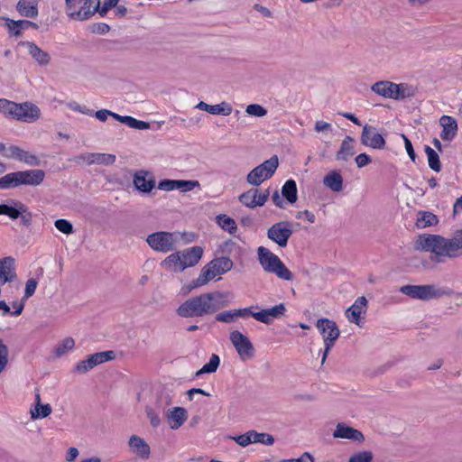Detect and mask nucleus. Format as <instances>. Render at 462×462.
I'll list each match as a JSON object with an SVG mask.
<instances>
[{
    "label": "nucleus",
    "instance_id": "774afa93",
    "mask_svg": "<svg viewBox=\"0 0 462 462\" xmlns=\"http://www.w3.org/2000/svg\"><path fill=\"white\" fill-rule=\"evenodd\" d=\"M296 217L298 219L304 218L307 221H309L310 223H314L315 220H316L315 215L312 212L309 211V210H303V211L298 212L297 215H296Z\"/></svg>",
    "mask_w": 462,
    "mask_h": 462
},
{
    "label": "nucleus",
    "instance_id": "49530a36",
    "mask_svg": "<svg viewBox=\"0 0 462 462\" xmlns=\"http://www.w3.org/2000/svg\"><path fill=\"white\" fill-rule=\"evenodd\" d=\"M219 364H220L219 356L217 355L213 354L210 356L209 361L207 364H205L202 366V368L197 372L196 374L199 376L202 374L213 373L217 369Z\"/></svg>",
    "mask_w": 462,
    "mask_h": 462
},
{
    "label": "nucleus",
    "instance_id": "f8f14e48",
    "mask_svg": "<svg viewBox=\"0 0 462 462\" xmlns=\"http://www.w3.org/2000/svg\"><path fill=\"white\" fill-rule=\"evenodd\" d=\"M12 118L25 122L34 123L41 117V109L34 104L24 102L16 104L14 102Z\"/></svg>",
    "mask_w": 462,
    "mask_h": 462
},
{
    "label": "nucleus",
    "instance_id": "412c9836",
    "mask_svg": "<svg viewBox=\"0 0 462 462\" xmlns=\"http://www.w3.org/2000/svg\"><path fill=\"white\" fill-rule=\"evenodd\" d=\"M100 6V0H84L83 5L79 9L70 13V18L78 21L89 19L97 12Z\"/></svg>",
    "mask_w": 462,
    "mask_h": 462
},
{
    "label": "nucleus",
    "instance_id": "aec40b11",
    "mask_svg": "<svg viewBox=\"0 0 462 462\" xmlns=\"http://www.w3.org/2000/svg\"><path fill=\"white\" fill-rule=\"evenodd\" d=\"M16 280L15 259L12 256L0 259V283L14 282Z\"/></svg>",
    "mask_w": 462,
    "mask_h": 462
},
{
    "label": "nucleus",
    "instance_id": "9d476101",
    "mask_svg": "<svg viewBox=\"0 0 462 462\" xmlns=\"http://www.w3.org/2000/svg\"><path fill=\"white\" fill-rule=\"evenodd\" d=\"M176 237L175 233L161 231L148 236L146 241L153 250L167 253L173 249Z\"/></svg>",
    "mask_w": 462,
    "mask_h": 462
},
{
    "label": "nucleus",
    "instance_id": "ea45409f",
    "mask_svg": "<svg viewBox=\"0 0 462 462\" xmlns=\"http://www.w3.org/2000/svg\"><path fill=\"white\" fill-rule=\"evenodd\" d=\"M216 220H217V225L222 229L229 232L230 234H233L237 229L236 221L232 217H230L226 215H218L216 217Z\"/></svg>",
    "mask_w": 462,
    "mask_h": 462
},
{
    "label": "nucleus",
    "instance_id": "8fccbe9b",
    "mask_svg": "<svg viewBox=\"0 0 462 462\" xmlns=\"http://www.w3.org/2000/svg\"><path fill=\"white\" fill-rule=\"evenodd\" d=\"M75 346V341L72 337H66L60 341L56 346L57 356H61L67 351L71 350Z\"/></svg>",
    "mask_w": 462,
    "mask_h": 462
},
{
    "label": "nucleus",
    "instance_id": "c85d7f7f",
    "mask_svg": "<svg viewBox=\"0 0 462 462\" xmlns=\"http://www.w3.org/2000/svg\"><path fill=\"white\" fill-rule=\"evenodd\" d=\"M211 271L214 272V275H220L227 273L233 267V262L228 257H218L211 260L208 263Z\"/></svg>",
    "mask_w": 462,
    "mask_h": 462
},
{
    "label": "nucleus",
    "instance_id": "a19ab883",
    "mask_svg": "<svg viewBox=\"0 0 462 462\" xmlns=\"http://www.w3.org/2000/svg\"><path fill=\"white\" fill-rule=\"evenodd\" d=\"M17 10L23 16L25 17L34 18L38 15L37 7L25 0H20L18 2Z\"/></svg>",
    "mask_w": 462,
    "mask_h": 462
},
{
    "label": "nucleus",
    "instance_id": "052dcab7",
    "mask_svg": "<svg viewBox=\"0 0 462 462\" xmlns=\"http://www.w3.org/2000/svg\"><path fill=\"white\" fill-rule=\"evenodd\" d=\"M230 438L241 447H246L252 444L251 430L245 432V434Z\"/></svg>",
    "mask_w": 462,
    "mask_h": 462
},
{
    "label": "nucleus",
    "instance_id": "79ce46f5",
    "mask_svg": "<svg viewBox=\"0 0 462 462\" xmlns=\"http://www.w3.org/2000/svg\"><path fill=\"white\" fill-rule=\"evenodd\" d=\"M20 186L18 171L8 173L0 178V189H10Z\"/></svg>",
    "mask_w": 462,
    "mask_h": 462
},
{
    "label": "nucleus",
    "instance_id": "9b49d317",
    "mask_svg": "<svg viewBox=\"0 0 462 462\" xmlns=\"http://www.w3.org/2000/svg\"><path fill=\"white\" fill-rule=\"evenodd\" d=\"M116 357L114 351H103L89 355L86 359L79 361L75 365V372L79 374H87L98 365L113 360Z\"/></svg>",
    "mask_w": 462,
    "mask_h": 462
},
{
    "label": "nucleus",
    "instance_id": "de8ad7c7",
    "mask_svg": "<svg viewBox=\"0 0 462 462\" xmlns=\"http://www.w3.org/2000/svg\"><path fill=\"white\" fill-rule=\"evenodd\" d=\"M159 411L152 406H146L145 413L152 428L156 429L161 426L162 419L159 415Z\"/></svg>",
    "mask_w": 462,
    "mask_h": 462
},
{
    "label": "nucleus",
    "instance_id": "f03ea898",
    "mask_svg": "<svg viewBox=\"0 0 462 462\" xmlns=\"http://www.w3.org/2000/svg\"><path fill=\"white\" fill-rule=\"evenodd\" d=\"M227 305V293L220 291L201 293L181 303L176 310L182 318L211 315Z\"/></svg>",
    "mask_w": 462,
    "mask_h": 462
},
{
    "label": "nucleus",
    "instance_id": "c03bdc74",
    "mask_svg": "<svg viewBox=\"0 0 462 462\" xmlns=\"http://www.w3.org/2000/svg\"><path fill=\"white\" fill-rule=\"evenodd\" d=\"M425 152L428 157L429 166L431 170L436 172H439L441 170V163L439 161V154L430 146H425Z\"/></svg>",
    "mask_w": 462,
    "mask_h": 462
},
{
    "label": "nucleus",
    "instance_id": "3c124183",
    "mask_svg": "<svg viewBox=\"0 0 462 462\" xmlns=\"http://www.w3.org/2000/svg\"><path fill=\"white\" fill-rule=\"evenodd\" d=\"M373 453L368 450L359 451L354 453L348 459L347 462H372Z\"/></svg>",
    "mask_w": 462,
    "mask_h": 462
},
{
    "label": "nucleus",
    "instance_id": "72a5a7b5",
    "mask_svg": "<svg viewBox=\"0 0 462 462\" xmlns=\"http://www.w3.org/2000/svg\"><path fill=\"white\" fill-rule=\"evenodd\" d=\"M28 51L32 57H33L40 65H47L50 61V56L47 52L41 50L35 43H26Z\"/></svg>",
    "mask_w": 462,
    "mask_h": 462
},
{
    "label": "nucleus",
    "instance_id": "e2e57ef3",
    "mask_svg": "<svg viewBox=\"0 0 462 462\" xmlns=\"http://www.w3.org/2000/svg\"><path fill=\"white\" fill-rule=\"evenodd\" d=\"M176 180H162L158 183V189L165 191H171L175 189Z\"/></svg>",
    "mask_w": 462,
    "mask_h": 462
},
{
    "label": "nucleus",
    "instance_id": "4be33fe9",
    "mask_svg": "<svg viewBox=\"0 0 462 462\" xmlns=\"http://www.w3.org/2000/svg\"><path fill=\"white\" fill-rule=\"evenodd\" d=\"M130 451L141 459H148L151 455L149 444L141 437L133 435L128 440Z\"/></svg>",
    "mask_w": 462,
    "mask_h": 462
},
{
    "label": "nucleus",
    "instance_id": "f704fd0d",
    "mask_svg": "<svg viewBox=\"0 0 462 462\" xmlns=\"http://www.w3.org/2000/svg\"><path fill=\"white\" fill-rule=\"evenodd\" d=\"M180 265H182V263L180 251L170 254L162 262L163 268L173 272H182L183 268H181Z\"/></svg>",
    "mask_w": 462,
    "mask_h": 462
},
{
    "label": "nucleus",
    "instance_id": "ddd939ff",
    "mask_svg": "<svg viewBox=\"0 0 462 462\" xmlns=\"http://www.w3.org/2000/svg\"><path fill=\"white\" fill-rule=\"evenodd\" d=\"M133 185L140 194H151L156 187L155 176L150 171L138 170L133 175Z\"/></svg>",
    "mask_w": 462,
    "mask_h": 462
},
{
    "label": "nucleus",
    "instance_id": "2f4dec72",
    "mask_svg": "<svg viewBox=\"0 0 462 462\" xmlns=\"http://www.w3.org/2000/svg\"><path fill=\"white\" fill-rule=\"evenodd\" d=\"M394 83L390 81H378L374 83L371 89L374 93L386 98H393Z\"/></svg>",
    "mask_w": 462,
    "mask_h": 462
},
{
    "label": "nucleus",
    "instance_id": "bb28decb",
    "mask_svg": "<svg viewBox=\"0 0 462 462\" xmlns=\"http://www.w3.org/2000/svg\"><path fill=\"white\" fill-rule=\"evenodd\" d=\"M195 107L211 115L229 116L233 111L232 106L226 101L217 105H208L204 101H200Z\"/></svg>",
    "mask_w": 462,
    "mask_h": 462
},
{
    "label": "nucleus",
    "instance_id": "7ed1b4c3",
    "mask_svg": "<svg viewBox=\"0 0 462 462\" xmlns=\"http://www.w3.org/2000/svg\"><path fill=\"white\" fill-rule=\"evenodd\" d=\"M258 261L264 272L276 275L283 281H291L292 273L286 267L282 261L264 246H259L257 249Z\"/></svg>",
    "mask_w": 462,
    "mask_h": 462
},
{
    "label": "nucleus",
    "instance_id": "c9c22d12",
    "mask_svg": "<svg viewBox=\"0 0 462 462\" xmlns=\"http://www.w3.org/2000/svg\"><path fill=\"white\" fill-rule=\"evenodd\" d=\"M438 223V217L433 213L428 212V211H421L419 213L417 220H416V226L419 228H425L428 226H432L437 225Z\"/></svg>",
    "mask_w": 462,
    "mask_h": 462
},
{
    "label": "nucleus",
    "instance_id": "f257e3e1",
    "mask_svg": "<svg viewBox=\"0 0 462 462\" xmlns=\"http://www.w3.org/2000/svg\"><path fill=\"white\" fill-rule=\"evenodd\" d=\"M414 248L433 254L432 260L444 263L447 259L462 256V237L457 231L451 237L439 235H421L414 242Z\"/></svg>",
    "mask_w": 462,
    "mask_h": 462
},
{
    "label": "nucleus",
    "instance_id": "6e6d98bb",
    "mask_svg": "<svg viewBox=\"0 0 462 462\" xmlns=\"http://www.w3.org/2000/svg\"><path fill=\"white\" fill-rule=\"evenodd\" d=\"M38 286V282L34 278L28 279L25 283V289H24V295L23 297V300H28L30 297H32Z\"/></svg>",
    "mask_w": 462,
    "mask_h": 462
},
{
    "label": "nucleus",
    "instance_id": "58836bf2",
    "mask_svg": "<svg viewBox=\"0 0 462 462\" xmlns=\"http://www.w3.org/2000/svg\"><path fill=\"white\" fill-rule=\"evenodd\" d=\"M393 88V99H404L406 97H412L415 93L413 87L407 84H395Z\"/></svg>",
    "mask_w": 462,
    "mask_h": 462
},
{
    "label": "nucleus",
    "instance_id": "39448f33",
    "mask_svg": "<svg viewBox=\"0 0 462 462\" xmlns=\"http://www.w3.org/2000/svg\"><path fill=\"white\" fill-rule=\"evenodd\" d=\"M254 309H258V306H251L245 309L235 310L237 318H245L252 316L256 320L264 324H270L274 319H278L282 316L286 310L284 304L280 303L270 309H264L260 311H254Z\"/></svg>",
    "mask_w": 462,
    "mask_h": 462
},
{
    "label": "nucleus",
    "instance_id": "2eb2a0df",
    "mask_svg": "<svg viewBox=\"0 0 462 462\" xmlns=\"http://www.w3.org/2000/svg\"><path fill=\"white\" fill-rule=\"evenodd\" d=\"M367 310V300L365 296L358 297L355 302L346 310V317L348 321L358 327H363L362 320Z\"/></svg>",
    "mask_w": 462,
    "mask_h": 462
},
{
    "label": "nucleus",
    "instance_id": "4c0bfd02",
    "mask_svg": "<svg viewBox=\"0 0 462 462\" xmlns=\"http://www.w3.org/2000/svg\"><path fill=\"white\" fill-rule=\"evenodd\" d=\"M52 409L49 403H35L34 406L31 408L30 414L32 420H37L48 417Z\"/></svg>",
    "mask_w": 462,
    "mask_h": 462
},
{
    "label": "nucleus",
    "instance_id": "7c9ffc66",
    "mask_svg": "<svg viewBox=\"0 0 462 462\" xmlns=\"http://www.w3.org/2000/svg\"><path fill=\"white\" fill-rule=\"evenodd\" d=\"M216 276L214 275V272L211 271L208 263L206 264L200 271L199 275L197 279L193 280L189 285V291L195 288L202 287L208 284L210 281H212Z\"/></svg>",
    "mask_w": 462,
    "mask_h": 462
},
{
    "label": "nucleus",
    "instance_id": "6ab92c4d",
    "mask_svg": "<svg viewBox=\"0 0 462 462\" xmlns=\"http://www.w3.org/2000/svg\"><path fill=\"white\" fill-rule=\"evenodd\" d=\"M166 419L171 430H176L180 429L188 420V411L183 407H171L164 411Z\"/></svg>",
    "mask_w": 462,
    "mask_h": 462
},
{
    "label": "nucleus",
    "instance_id": "f3484780",
    "mask_svg": "<svg viewBox=\"0 0 462 462\" xmlns=\"http://www.w3.org/2000/svg\"><path fill=\"white\" fill-rule=\"evenodd\" d=\"M362 144L373 149H383L385 145V140L376 129L373 126L365 125L361 134Z\"/></svg>",
    "mask_w": 462,
    "mask_h": 462
},
{
    "label": "nucleus",
    "instance_id": "473e14b6",
    "mask_svg": "<svg viewBox=\"0 0 462 462\" xmlns=\"http://www.w3.org/2000/svg\"><path fill=\"white\" fill-rule=\"evenodd\" d=\"M14 206L0 204V215H6L12 219H17L20 214L25 211V206L21 202H14Z\"/></svg>",
    "mask_w": 462,
    "mask_h": 462
},
{
    "label": "nucleus",
    "instance_id": "4468645a",
    "mask_svg": "<svg viewBox=\"0 0 462 462\" xmlns=\"http://www.w3.org/2000/svg\"><path fill=\"white\" fill-rule=\"evenodd\" d=\"M94 115L98 120L102 122H105L108 116H112L116 120L126 125L130 128L139 130H146L150 128V124L147 122L137 120L129 116H121L107 109L98 110Z\"/></svg>",
    "mask_w": 462,
    "mask_h": 462
},
{
    "label": "nucleus",
    "instance_id": "864d4df0",
    "mask_svg": "<svg viewBox=\"0 0 462 462\" xmlns=\"http://www.w3.org/2000/svg\"><path fill=\"white\" fill-rule=\"evenodd\" d=\"M245 112L250 115L256 117H263L267 115V110L258 104H251L248 105L245 108Z\"/></svg>",
    "mask_w": 462,
    "mask_h": 462
},
{
    "label": "nucleus",
    "instance_id": "680f3d73",
    "mask_svg": "<svg viewBox=\"0 0 462 462\" xmlns=\"http://www.w3.org/2000/svg\"><path fill=\"white\" fill-rule=\"evenodd\" d=\"M118 2L119 0H105L103 5L101 7L99 6V14L105 16L110 9L117 5Z\"/></svg>",
    "mask_w": 462,
    "mask_h": 462
},
{
    "label": "nucleus",
    "instance_id": "37998d69",
    "mask_svg": "<svg viewBox=\"0 0 462 462\" xmlns=\"http://www.w3.org/2000/svg\"><path fill=\"white\" fill-rule=\"evenodd\" d=\"M172 404V397L168 393H161L157 395L153 408L164 413Z\"/></svg>",
    "mask_w": 462,
    "mask_h": 462
},
{
    "label": "nucleus",
    "instance_id": "bf43d9fd",
    "mask_svg": "<svg viewBox=\"0 0 462 462\" xmlns=\"http://www.w3.org/2000/svg\"><path fill=\"white\" fill-rule=\"evenodd\" d=\"M13 106L14 102L9 101L5 98H0V113L5 115V116H11L13 115Z\"/></svg>",
    "mask_w": 462,
    "mask_h": 462
},
{
    "label": "nucleus",
    "instance_id": "20e7f679",
    "mask_svg": "<svg viewBox=\"0 0 462 462\" xmlns=\"http://www.w3.org/2000/svg\"><path fill=\"white\" fill-rule=\"evenodd\" d=\"M399 291L416 300H430L432 299H438L444 295L448 294V291L443 288L438 287L434 284H425V285H403Z\"/></svg>",
    "mask_w": 462,
    "mask_h": 462
},
{
    "label": "nucleus",
    "instance_id": "5701e85b",
    "mask_svg": "<svg viewBox=\"0 0 462 462\" xmlns=\"http://www.w3.org/2000/svg\"><path fill=\"white\" fill-rule=\"evenodd\" d=\"M335 439H346L358 443H362L365 440L363 433L352 427H349L344 423H338L336 430L333 432Z\"/></svg>",
    "mask_w": 462,
    "mask_h": 462
},
{
    "label": "nucleus",
    "instance_id": "a878e982",
    "mask_svg": "<svg viewBox=\"0 0 462 462\" xmlns=\"http://www.w3.org/2000/svg\"><path fill=\"white\" fill-rule=\"evenodd\" d=\"M18 173L20 185L37 186L43 181L45 177V172L40 169L20 171Z\"/></svg>",
    "mask_w": 462,
    "mask_h": 462
},
{
    "label": "nucleus",
    "instance_id": "6e6552de",
    "mask_svg": "<svg viewBox=\"0 0 462 462\" xmlns=\"http://www.w3.org/2000/svg\"><path fill=\"white\" fill-rule=\"evenodd\" d=\"M229 339L242 361L250 360L254 356V347L250 339L238 330L229 334Z\"/></svg>",
    "mask_w": 462,
    "mask_h": 462
},
{
    "label": "nucleus",
    "instance_id": "0e129e2a",
    "mask_svg": "<svg viewBox=\"0 0 462 462\" xmlns=\"http://www.w3.org/2000/svg\"><path fill=\"white\" fill-rule=\"evenodd\" d=\"M356 166L358 168H363L366 165H368L371 162H372V159L369 155H367L366 153H360L358 154L356 159Z\"/></svg>",
    "mask_w": 462,
    "mask_h": 462
},
{
    "label": "nucleus",
    "instance_id": "0eeeda50",
    "mask_svg": "<svg viewBox=\"0 0 462 462\" xmlns=\"http://www.w3.org/2000/svg\"><path fill=\"white\" fill-rule=\"evenodd\" d=\"M279 165L278 157L272 156L260 165L254 168L246 176V181L253 186H259L264 180L270 179L277 170Z\"/></svg>",
    "mask_w": 462,
    "mask_h": 462
},
{
    "label": "nucleus",
    "instance_id": "a18cd8bd",
    "mask_svg": "<svg viewBox=\"0 0 462 462\" xmlns=\"http://www.w3.org/2000/svg\"><path fill=\"white\" fill-rule=\"evenodd\" d=\"M252 443H261L266 446H272L274 443V438L269 433H259L251 430Z\"/></svg>",
    "mask_w": 462,
    "mask_h": 462
},
{
    "label": "nucleus",
    "instance_id": "09e8293b",
    "mask_svg": "<svg viewBox=\"0 0 462 462\" xmlns=\"http://www.w3.org/2000/svg\"><path fill=\"white\" fill-rule=\"evenodd\" d=\"M198 180H176L175 189H179L181 192H187L199 187Z\"/></svg>",
    "mask_w": 462,
    "mask_h": 462
},
{
    "label": "nucleus",
    "instance_id": "4d7b16f0",
    "mask_svg": "<svg viewBox=\"0 0 462 462\" xmlns=\"http://www.w3.org/2000/svg\"><path fill=\"white\" fill-rule=\"evenodd\" d=\"M14 28H17V31L14 32L15 35H19L22 31L27 30L29 28H34L37 29L38 25L35 23L26 21V20H20L16 23H14Z\"/></svg>",
    "mask_w": 462,
    "mask_h": 462
},
{
    "label": "nucleus",
    "instance_id": "e433bc0d",
    "mask_svg": "<svg viewBox=\"0 0 462 462\" xmlns=\"http://www.w3.org/2000/svg\"><path fill=\"white\" fill-rule=\"evenodd\" d=\"M282 194L288 202L295 203L298 199L296 182L293 180H288L282 188Z\"/></svg>",
    "mask_w": 462,
    "mask_h": 462
},
{
    "label": "nucleus",
    "instance_id": "393cba45",
    "mask_svg": "<svg viewBox=\"0 0 462 462\" xmlns=\"http://www.w3.org/2000/svg\"><path fill=\"white\" fill-rule=\"evenodd\" d=\"M439 124L442 127L440 137L443 141H452L457 134V124L454 117L442 116L439 118Z\"/></svg>",
    "mask_w": 462,
    "mask_h": 462
},
{
    "label": "nucleus",
    "instance_id": "dca6fc26",
    "mask_svg": "<svg viewBox=\"0 0 462 462\" xmlns=\"http://www.w3.org/2000/svg\"><path fill=\"white\" fill-rule=\"evenodd\" d=\"M270 195V189H266L263 191L258 189H251L239 196V200L245 207L254 208L262 207L265 204Z\"/></svg>",
    "mask_w": 462,
    "mask_h": 462
},
{
    "label": "nucleus",
    "instance_id": "423d86ee",
    "mask_svg": "<svg viewBox=\"0 0 462 462\" xmlns=\"http://www.w3.org/2000/svg\"><path fill=\"white\" fill-rule=\"evenodd\" d=\"M316 327L320 332L324 340V352L321 360V363L324 364L329 351L334 346L337 339L338 338L340 331L335 321L326 318L318 319Z\"/></svg>",
    "mask_w": 462,
    "mask_h": 462
},
{
    "label": "nucleus",
    "instance_id": "cd10ccee",
    "mask_svg": "<svg viewBox=\"0 0 462 462\" xmlns=\"http://www.w3.org/2000/svg\"><path fill=\"white\" fill-rule=\"evenodd\" d=\"M356 153V140L351 136H346L341 143L340 149L336 154L338 161L346 162Z\"/></svg>",
    "mask_w": 462,
    "mask_h": 462
},
{
    "label": "nucleus",
    "instance_id": "5fc2aeb1",
    "mask_svg": "<svg viewBox=\"0 0 462 462\" xmlns=\"http://www.w3.org/2000/svg\"><path fill=\"white\" fill-rule=\"evenodd\" d=\"M55 227L65 235H70L73 233L72 224L66 219H58L54 222Z\"/></svg>",
    "mask_w": 462,
    "mask_h": 462
},
{
    "label": "nucleus",
    "instance_id": "a211bd4d",
    "mask_svg": "<svg viewBox=\"0 0 462 462\" xmlns=\"http://www.w3.org/2000/svg\"><path fill=\"white\" fill-rule=\"evenodd\" d=\"M116 160V155L111 153H102V152H86L76 158V162H85L88 165H112L115 163Z\"/></svg>",
    "mask_w": 462,
    "mask_h": 462
},
{
    "label": "nucleus",
    "instance_id": "b1692460",
    "mask_svg": "<svg viewBox=\"0 0 462 462\" xmlns=\"http://www.w3.org/2000/svg\"><path fill=\"white\" fill-rule=\"evenodd\" d=\"M180 260L183 268V271L186 268L195 266L203 255V249L200 246H193L191 248L180 251Z\"/></svg>",
    "mask_w": 462,
    "mask_h": 462
},
{
    "label": "nucleus",
    "instance_id": "1a4fd4ad",
    "mask_svg": "<svg viewBox=\"0 0 462 462\" xmlns=\"http://www.w3.org/2000/svg\"><path fill=\"white\" fill-rule=\"evenodd\" d=\"M292 234V224L288 221L275 223L267 230V237L280 247L287 246L288 241Z\"/></svg>",
    "mask_w": 462,
    "mask_h": 462
},
{
    "label": "nucleus",
    "instance_id": "13d9d810",
    "mask_svg": "<svg viewBox=\"0 0 462 462\" xmlns=\"http://www.w3.org/2000/svg\"><path fill=\"white\" fill-rule=\"evenodd\" d=\"M235 310L223 311L216 316V319L220 322L231 323L236 319V315H235Z\"/></svg>",
    "mask_w": 462,
    "mask_h": 462
},
{
    "label": "nucleus",
    "instance_id": "603ef678",
    "mask_svg": "<svg viewBox=\"0 0 462 462\" xmlns=\"http://www.w3.org/2000/svg\"><path fill=\"white\" fill-rule=\"evenodd\" d=\"M9 351L7 346L0 339V374L4 372L8 365Z\"/></svg>",
    "mask_w": 462,
    "mask_h": 462
},
{
    "label": "nucleus",
    "instance_id": "338daca9",
    "mask_svg": "<svg viewBox=\"0 0 462 462\" xmlns=\"http://www.w3.org/2000/svg\"><path fill=\"white\" fill-rule=\"evenodd\" d=\"M282 462H315V460L310 453L305 452L298 458L284 459Z\"/></svg>",
    "mask_w": 462,
    "mask_h": 462
},
{
    "label": "nucleus",
    "instance_id": "c756f323",
    "mask_svg": "<svg viewBox=\"0 0 462 462\" xmlns=\"http://www.w3.org/2000/svg\"><path fill=\"white\" fill-rule=\"evenodd\" d=\"M323 184L334 192H339L343 189V178L337 171L328 172L323 179Z\"/></svg>",
    "mask_w": 462,
    "mask_h": 462
},
{
    "label": "nucleus",
    "instance_id": "69168bd1",
    "mask_svg": "<svg viewBox=\"0 0 462 462\" xmlns=\"http://www.w3.org/2000/svg\"><path fill=\"white\" fill-rule=\"evenodd\" d=\"M20 161H23L25 163L30 164V165H38L39 164V160L37 159V157L33 154H31V153L25 152V151L23 152Z\"/></svg>",
    "mask_w": 462,
    "mask_h": 462
}]
</instances>
